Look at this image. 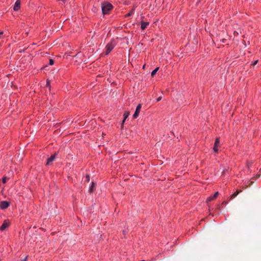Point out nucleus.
Here are the masks:
<instances>
[{"instance_id":"nucleus-1","label":"nucleus","mask_w":261,"mask_h":261,"mask_svg":"<svg viewBox=\"0 0 261 261\" xmlns=\"http://www.w3.org/2000/svg\"><path fill=\"white\" fill-rule=\"evenodd\" d=\"M102 13L103 15L109 14L113 9V6L108 2H103L101 4Z\"/></svg>"},{"instance_id":"nucleus-2","label":"nucleus","mask_w":261,"mask_h":261,"mask_svg":"<svg viewBox=\"0 0 261 261\" xmlns=\"http://www.w3.org/2000/svg\"><path fill=\"white\" fill-rule=\"evenodd\" d=\"M116 45V43L114 40H112L110 42L107 43L105 47V55H108L111 53V51L114 49Z\"/></svg>"},{"instance_id":"nucleus-3","label":"nucleus","mask_w":261,"mask_h":261,"mask_svg":"<svg viewBox=\"0 0 261 261\" xmlns=\"http://www.w3.org/2000/svg\"><path fill=\"white\" fill-rule=\"evenodd\" d=\"M58 154V152H55L54 154L51 155L49 158L47 159L46 165H50L54 162Z\"/></svg>"},{"instance_id":"nucleus-4","label":"nucleus","mask_w":261,"mask_h":261,"mask_svg":"<svg viewBox=\"0 0 261 261\" xmlns=\"http://www.w3.org/2000/svg\"><path fill=\"white\" fill-rule=\"evenodd\" d=\"M142 105L141 103H139L137 105L135 113L133 115L134 118L136 119L138 117Z\"/></svg>"},{"instance_id":"nucleus-5","label":"nucleus","mask_w":261,"mask_h":261,"mask_svg":"<svg viewBox=\"0 0 261 261\" xmlns=\"http://www.w3.org/2000/svg\"><path fill=\"white\" fill-rule=\"evenodd\" d=\"M10 205V203L7 201H2L0 202V208L5 210L8 208Z\"/></svg>"},{"instance_id":"nucleus-6","label":"nucleus","mask_w":261,"mask_h":261,"mask_svg":"<svg viewBox=\"0 0 261 261\" xmlns=\"http://www.w3.org/2000/svg\"><path fill=\"white\" fill-rule=\"evenodd\" d=\"M10 225V222L8 220H5L2 226L0 227V230L1 231H4L5 230L6 228H7Z\"/></svg>"},{"instance_id":"nucleus-7","label":"nucleus","mask_w":261,"mask_h":261,"mask_svg":"<svg viewBox=\"0 0 261 261\" xmlns=\"http://www.w3.org/2000/svg\"><path fill=\"white\" fill-rule=\"evenodd\" d=\"M20 3H21L20 0H16V1L15 3L14 7H13V10L14 11H17L20 9Z\"/></svg>"},{"instance_id":"nucleus-8","label":"nucleus","mask_w":261,"mask_h":261,"mask_svg":"<svg viewBox=\"0 0 261 261\" xmlns=\"http://www.w3.org/2000/svg\"><path fill=\"white\" fill-rule=\"evenodd\" d=\"M149 22H145L144 21H141V28L142 30H145L147 26L149 25Z\"/></svg>"},{"instance_id":"nucleus-9","label":"nucleus","mask_w":261,"mask_h":261,"mask_svg":"<svg viewBox=\"0 0 261 261\" xmlns=\"http://www.w3.org/2000/svg\"><path fill=\"white\" fill-rule=\"evenodd\" d=\"M96 189V186L93 181L91 182V185L89 187V192L90 193L93 192Z\"/></svg>"},{"instance_id":"nucleus-10","label":"nucleus","mask_w":261,"mask_h":261,"mask_svg":"<svg viewBox=\"0 0 261 261\" xmlns=\"http://www.w3.org/2000/svg\"><path fill=\"white\" fill-rule=\"evenodd\" d=\"M135 10V8L133 7L128 13L125 15V17H129L133 15L134 14Z\"/></svg>"},{"instance_id":"nucleus-11","label":"nucleus","mask_w":261,"mask_h":261,"mask_svg":"<svg viewBox=\"0 0 261 261\" xmlns=\"http://www.w3.org/2000/svg\"><path fill=\"white\" fill-rule=\"evenodd\" d=\"M218 194H219V192H215V194L213 195L210 196L207 199V201H211V200L215 199L217 197Z\"/></svg>"},{"instance_id":"nucleus-12","label":"nucleus","mask_w":261,"mask_h":261,"mask_svg":"<svg viewBox=\"0 0 261 261\" xmlns=\"http://www.w3.org/2000/svg\"><path fill=\"white\" fill-rule=\"evenodd\" d=\"M159 69V67H156L154 70H153L151 73V76H153L156 73V72L158 71Z\"/></svg>"},{"instance_id":"nucleus-13","label":"nucleus","mask_w":261,"mask_h":261,"mask_svg":"<svg viewBox=\"0 0 261 261\" xmlns=\"http://www.w3.org/2000/svg\"><path fill=\"white\" fill-rule=\"evenodd\" d=\"M241 192V190H238L236 192H235L233 194H232L231 198H233L236 197L238 195V194Z\"/></svg>"},{"instance_id":"nucleus-14","label":"nucleus","mask_w":261,"mask_h":261,"mask_svg":"<svg viewBox=\"0 0 261 261\" xmlns=\"http://www.w3.org/2000/svg\"><path fill=\"white\" fill-rule=\"evenodd\" d=\"M90 175L88 174H87L85 177V181L89 182L90 181Z\"/></svg>"},{"instance_id":"nucleus-15","label":"nucleus","mask_w":261,"mask_h":261,"mask_svg":"<svg viewBox=\"0 0 261 261\" xmlns=\"http://www.w3.org/2000/svg\"><path fill=\"white\" fill-rule=\"evenodd\" d=\"M220 144V140H219V138H217L215 140V144L214 145H218L219 146Z\"/></svg>"},{"instance_id":"nucleus-16","label":"nucleus","mask_w":261,"mask_h":261,"mask_svg":"<svg viewBox=\"0 0 261 261\" xmlns=\"http://www.w3.org/2000/svg\"><path fill=\"white\" fill-rule=\"evenodd\" d=\"M128 113L127 112H125L124 114H123V117H124V119H123V122L125 121V120L127 118V117L128 116Z\"/></svg>"},{"instance_id":"nucleus-17","label":"nucleus","mask_w":261,"mask_h":261,"mask_svg":"<svg viewBox=\"0 0 261 261\" xmlns=\"http://www.w3.org/2000/svg\"><path fill=\"white\" fill-rule=\"evenodd\" d=\"M7 178L6 177L4 176L2 178V182L3 183L5 184L7 182Z\"/></svg>"},{"instance_id":"nucleus-18","label":"nucleus","mask_w":261,"mask_h":261,"mask_svg":"<svg viewBox=\"0 0 261 261\" xmlns=\"http://www.w3.org/2000/svg\"><path fill=\"white\" fill-rule=\"evenodd\" d=\"M218 145H215L214 146V147H213V149L215 151V152H218Z\"/></svg>"},{"instance_id":"nucleus-19","label":"nucleus","mask_w":261,"mask_h":261,"mask_svg":"<svg viewBox=\"0 0 261 261\" xmlns=\"http://www.w3.org/2000/svg\"><path fill=\"white\" fill-rule=\"evenodd\" d=\"M54 63V60L52 59H49V64L50 65H53Z\"/></svg>"},{"instance_id":"nucleus-20","label":"nucleus","mask_w":261,"mask_h":261,"mask_svg":"<svg viewBox=\"0 0 261 261\" xmlns=\"http://www.w3.org/2000/svg\"><path fill=\"white\" fill-rule=\"evenodd\" d=\"M257 62H258V60L254 61L252 62L251 65L254 66L257 63Z\"/></svg>"},{"instance_id":"nucleus-21","label":"nucleus","mask_w":261,"mask_h":261,"mask_svg":"<svg viewBox=\"0 0 261 261\" xmlns=\"http://www.w3.org/2000/svg\"><path fill=\"white\" fill-rule=\"evenodd\" d=\"M162 96H160L159 97H158L156 98V101L158 102V101H160L161 99H162Z\"/></svg>"},{"instance_id":"nucleus-22","label":"nucleus","mask_w":261,"mask_h":261,"mask_svg":"<svg viewBox=\"0 0 261 261\" xmlns=\"http://www.w3.org/2000/svg\"><path fill=\"white\" fill-rule=\"evenodd\" d=\"M123 234L124 236H125L126 234V231L125 230H123Z\"/></svg>"},{"instance_id":"nucleus-23","label":"nucleus","mask_w":261,"mask_h":261,"mask_svg":"<svg viewBox=\"0 0 261 261\" xmlns=\"http://www.w3.org/2000/svg\"><path fill=\"white\" fill-rule=\"evenodd\" d=\"M49 81L48 80H47L46 85L48 86V85H49Z\"/></svg>"},{"instance_id":"nucleus-24","label":"nucleus","mask_w":261,"mask_h":261,"mask_svg":"<svg viewBox=\"0 0 261 261\" xmlns=\"http://www.w3.org/2000/svg\"><path fill=\"white\" fill-rule=\"evenodd\" d=\"M3 34H4V32H3V31L1 32H0V36H1V35H2Z\"/></svg>"},{"instance_id":"nucleus-25","label":"nucleus","mask_w":261,"mask_h":261,"mask_svg":"<svg viewBox=\"0 0 261 261\" xmlns=\"http://www.w3.org/2000/svg\"><path fill=\"white\" fill-rule=\"evenodd\" d=\"M63 1H64L65 0H62Z\"/></svg>"}]
</instances>
